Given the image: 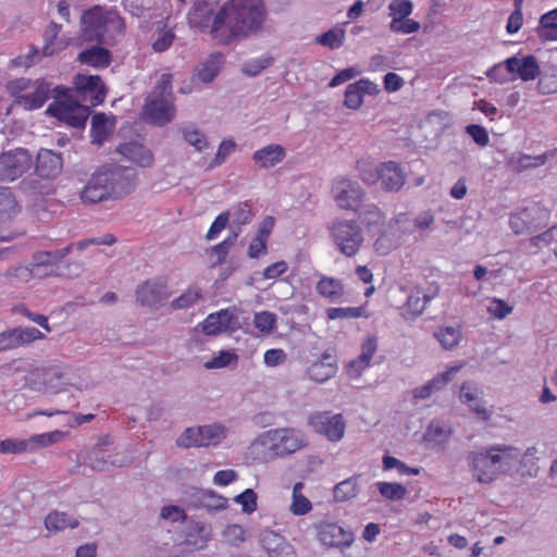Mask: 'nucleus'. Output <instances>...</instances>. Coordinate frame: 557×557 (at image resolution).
I'll list each match as a JSON object with an SVG mask.
<instances>
[{"instance_id": "nucleus-51", "label": "nucleus", "mask_w": 557, "mask_h": 557, "mask_svg": "<svg viewBox=\"0 0 557 557\" xmlns=\"http://www.w3.org/2000/svg\"><path fill=\"white\" fill-rule=\"evenodd\" d=\"M276 317L269 311H261L255 314L253 325L262 333H270L275 325Z\"/></svg>"}, {"instance_id": "nucleus-30", "label": "nucleus", "mask_w": 557, "mask_h": 557, "mask_svg": "<svg viewBox=\"0 0 557 557\" xmlns=\"http://www.w3.org/2000/svg\"><path fill=\"white\" fill-rule=\"evenodd\" d=\"M224 64L223 54L220 52L211 53L197 69L196 76L202 83H211L220 73Z\"/></svg>"}, {"instance_id": "nucleus-60", "label": "nucleus", "mask_w": 557, "mask_h": 557, "mask_svg": "<svg viewBox=\"0 0 557 557\" xmlns=\"http://www.w3.org/2000/svg\"><path fill=\"white\" fill-rule=\"evenodd\" d=\"M200 297V293L197 289H187L180 297L172 301V307L175 309H185L194 305Z\"/></svg>"}, {"instance_id": "nucleus-6", "label": "nucleus", "mask_w": 557, "mask_h": 557, "mask_svg": "<svg viewBox=\"0 0 557 557\" xmlns=\"http://www.w3.org/2000/svg\"><path fill=\"white\" fill-rule=\"evenodd\" d=\"M63 170V158L60 152L40 149L36 157L35 175L21 182L22 189L32 195H48L52 191L51 181Z\"/></svg>"}, {"instance_id": "nucleus-32", "label": "nucleus", "mask_w": 557, "mask_h": 557, "mask_svg": "<svg viewBox=\"0 0 557 557\" xmlns=\"http://www.w3.org/2000/svg\"><path fill=\"white\" fill-rule=\"evenodd\" d=\"M42 384L52 389L62 388L67 384V371L57 364H50L40 370Z\"/></svg>"}, {"instance_id": "nucleus-28", "label": "nucleus", "mask_w": 557, "mask_h": 557, "mask_svg": "<svg viewBox=\"0 0 557 557\" xmlns=\"http://www.w3.org/2000/svg\"><path fill=\"white\" fill-rule=\"evenodd\" d=\"M190 506L208 510L226 508L227 499L210 490H196L190 499Z\"/></svg>"}, {"instance_id": "nucleus-18", "label": "nucleus", "mask_w": 557, "mask_h": 557, "mask_svg": "<svg viewBox=\"0 0 557 557\" xmlns=\"http://www.w3.org/2000/svg\"><path fill=\"white\" fill-rule=\"evenodd\" d=\"M107 183L108 178L101 166L92 173L87 184L82 189V201L85 203H98L111 199Z\"/></svg>"}, {"instance_id": "nucleus-38", "label": "nucleus", "mask_w": 557, "mask_h": 557, "mask_svg": "<svg viewBox=\"0 0 557 557\" xmlns=\"http://www.w3.org/2000/svg\"><path fill=\"white\" fill-rule=\"evenodd\" d=\"M346 33L343 27H333L330 30L317 36L315 42L330 49H337L344 45Z\"/></svg>"}, {"instance_id": "nucleus-4", "label": "nucleus", "mask_w": 557, "mask_h": 557, "mask_svg": "<svg viewBox=\"0 0 557 557\" xmlns=\"http://www.w3.org/2000/svg\"><path fill=\"white\" fill-rule=\"evenodd\" d=\"M172 74L163 73L147 95L141 108V119L156 126H165L173 121L176 108L172 90Z\"/></svg>"}, {"instance_id": "nucleus-25", "label": "nucleus", "mask_w": 557, "mask_h": 557, "mask_svg": "<svg viewBox=\"0 0 557 557\" xmlns=\"http://www.w3.org/2000/svg\"><path fill=\"white\" fill-rule=\"evenodd\" d=\"M286 157V150L278 144H270L258 149L252 154V160L262 169L274 168Z\"/></svg>"}, {"instance_id": "nucleus-17", "label": "nucleus", "mask_w": 557, "mask_h": 557, "mask_svg": "<svg viewBox=\"0 0 557 557\" xmlns=\"http://www.w3.org/2000/svg\"><path fill=\"white\" fill-rule=\"evenodd\" d=\"M41 338H45V334L36 327L10 329L0 333V351L15 349Z\"/></svg>"}, {"instance_id": "nucleus-45", "label": "nucleus", "mask_w": 557, "mask_h": 557, "mask_svg": "<svg viewBox=\"0 0 557 557\" xmlns=\"http://www.w3.org/2000/svg\"><path fill=\"white\" fill-rule=\"evenodd\" d=\"M435 337L438 339V342L445 349H451L456 345H458L461 338V333L460 330L457 327L446 326L440 329L435 333Z\"/></svg>"}, {"instance_id": "nucleus-56", "label": "nucleus", "mask_w": 557, "mask_h": 557, "mask_svg": "<svg viewBox=\"0 0 557 557\" xmlns=\"http://www.w3.org/2000/svg\"><path fill=\"white\" fill-rule=\"evenodd\" d=\"M458 371L459 367H451L447 371L436 374L428 383L430 384L433 392L441 391L453 380L454 374Z\"/></svg>"}, {"instance_id": "nucleus-12", "label": "nucleus", "mask_w": 557, "mask_h": 557, "mask_svg": "<svg viewBox=\"0 0 557 557\" xmlns=\"http://www.w3.org/2000/svg\"><path fill=\"white\" fill-rule=\"evenodd\" d=\"M73 246L71 244L61 249L36 251L30 262L34 276L40 278L61 276L60 262L71 252Z\"/></svg>"}, {"instance_id": "nucleus-8", "label": "nucleus", "mask_w": 557, "mask_h": 557, "mask_svg": "<svg viewBox=\"0 0 557 557\" xmlns=\"http://www.w3.org/2000/svg\"><path fill=\"white\" fill-rule=\"evenodd\" d=\"M53 91L57 101L51 103L46 112L70 126L75 128L84 127L90 115L89 106L81 104L78 99L69 97V90L62 87H55Z\"/></svg>"}, {"instance_id": "nucleus-9", "label": "nucleus", "mask_w": 557, "mask_h": 557, "mask_svg": "<svg viewBox=\"0 0 557 557\" xmlns=\"http://www.w3.org/2000/svg\"><path fill=\"white\" fill-rule=\"evenodd\" d=\"M263 443L268 444L275 456L292 455L308 445L307 436L298 429L280 428L267 431Z\"/></svg>"}, {"instance_id": "nucleus-16", "label": "nucleus", "mask_w": 557, "mask_h": 557, "mask_svg": "<svg viewBox=\"0 0 557 557\" xmlns=\"http://www.w3.org/2000/svg\"><path fill=\"white\" fill-rule=\"evenodd\" d=\"M77 99L87 100L91 107L100 104L106 98L104 85L98 75H77L75 78Z\"/></svg>"}, {"instance_id": "nucleus-63", "label": "nucleus", "mask_w": 557, "mask_h": 557, "mask_svg": "<svg viewBox=\"0 0 557 557\" xmlns=\"http://www.w3.org/2000/svg\"><path fill=\"white\" fill-rule=\"evenodd\" d=\"M230 221V212H222L219 214L213 223L211 224L206 238L208 240L213 239L219 233H221L226 226Z\"/></svg>"}, {"instance_id": "nucleus-54", "label": "nucleus", "mask_w": 557, "mask_h": 557, "mask_svg": "<svg viewBox=\"0 0 557 557\" xmlns=\"http://www.w3.org/2000/svg\"><path fill=\"white\" fill-rule=\"evenodd\" d=\"M4 277L9 281H17V282H28L30 278L35 277L32 271V267L18 265L14 268H10L4 272Z\"/></svg>"}, {"instance_id": "nucleus-36", "label": "nucleus", "mask_w": 557, "mask_h": 557, "mask_svg": "<svg viewBox=\"0 0 557 557\" xmlns=\"http://www.w3.org/2000/svg\"><path fill=\"white\" fill-rule=\"evenodd\" d=\"M228 212L230 218H232V231H240V227L250 223L253 216L251 207L247 201L237 203Z\"/></svg>"}, {"instance_id": "nucleus-27", "label": "nucleus", "mask_w": 557, "mask_h": 557, "mask_svg": "<svg viewBox=\"0 0 557 557\" xmlns=\"http://www.w3.org/2000/svg\"><path fill=\"white\" fill-rule=\"evenodd\" d=\"M435 294H424L420 288L412 290L403 307V317L406 320H414L424 311L426 304L435 297Z\"/></svg>"}, {"instance_id": "nucleus-46", "label": "nucleus", "mask_w": 557, "mask_h": 557, "mask_svg": "<svg viewBox=\"0 0 557 557\" xmlns=\"http://www.w3.org/2000/svg\"><path fill=\"white\" fill-rule=\"evenodd\" d=\"M260 543L262 547L268 552L269 556H271V554L275 553L287 542L278 533L272 530H263L260 533Z\"/></svg>"}, {"instance_id": "nucleus-3", "label": "nucleus", "mask_w": 557, "mask_h": 557, "mask_svg": "<svg viewBox=\"0 0 557 557\" xmlns=\"http://www.w3.org/2000/svg\"><path fill=\"white\" fill-rule=\"evenodd\" d=\"M82 30L86 40H96L99 44L112 45L123 36L124 20L115 10H107L95 5L82 15Z\"/></svg>"}, {"instance_id": "nucleus-2", "label": "nucleus", "mask_w": 557, "mask_h": 557, "mask_svg": "<svg viewBox=\"0 0 557 557\" xmlns=\"http://www.w3.org/2000/svg\"><path fill=\"white\" fill-rule=\"evenodd\" d=\"M520 456L519 449L510 445H492L467 455L472 476L481 484H491L502 472V462L508 463Z\"/></svg>"}, {"instance_id": "nucleus-35", "label": "nucleus", "mask_w": 557, "mask_h": 557, "mask_svg": "<svg viewBox=\"0 0 557 557\" xmlns=\"http://www.w3.org/2000/svg\"><path fill=\"white\" fill-rule=\"evenodd\" d=\"M45 525L49 531H63L66 528L74 529L78 525V521L62 511L50 512L45 519Z\"/></svg>"}, {"instance_id": "nucleus-5", "label": "nucleus", "mask_w": 557, "mask_h": 557, "mask_svg": "<svg viewBox=\"0 0 557 557\" xmlns=\"http://www.w3.org/2000/svg\"><path fill=\"white\" fill-rule=\"evenodd\" d=\"M363 191L350 184V244L359 246L363 240V232L377 233L384 223L380 209L363 199Z\"/></svg>"}, {"instance_id": "nucleus-13", "label": "nucleus", "mask_w": 557, "mask_h": 557, "mask_svg": "<svg viewBox=\"0 0 557 557\" xmlns=\"http://www.w3.org/2000/svg\"><path fill=\"white\" fill-rule=\"evenodd\" d=\"M102 170L108 178L107 185L111 199H121L134 190L136 186L134 169L121 165H103Z\"/></svg>"}, {"instance_id": "nucleus-48", "label": "nucleus", "mask_w": 557, "mask_h": 557, "mask_svg": "<svg viewBox=\"0 0 557 557\" xmlns=\"http://www.w3.org/2000/svg\"><path fill=\"white\" fill-rule=\"evenodd\" d=\"M108 119L104 113H97L91 119V134L94 140L97 143H101L104 140L109 134V129L107 126Z\"/></svg>"}, {"instance_id": "nucleus-40", "label": "nucleus", "mask_w": 557, "mask_h": 557, "mask_svg": "<svg viewBox=\"0 0 557 557\" xmlns=\"http://www.w3.org/2000/svg\"><path fill=\"white\" fill-rule=\"evenodd\" d=\"M238 236H239V230L232 231V234L227 238H225L222 243H220L211 248V255L213 257H215L213 267L220 265L225 261V259L230 252V249L234 246Z\"/></svg>"}, {"instance_id": "nucleus-23", "label": "nucleus", "mask_w": 557, "mask_h": 557, "mask_svg": "<svg viewBox=\"0 0 557 557\" xmlns=\"http://www.w3.org/2000/svg\"><path fill=\"white\" fill-rule=\"evenodd\" d=\"M318 540L326 546L347 545L348 540L343 527L333 522H321L317 527Z\"/></svg>"}, {"instance_id": "nucleus-55", "label": "nucleus", "mask_w": 557, "mask_h": 557, "mask_svg": "<svg viewBox=\"0 0 557 557\" xmlns=\"http://www.w3.org/2000/svg\"><path fill=\"white\" fill-rule=\"evenodd\" d=\"M450 433V431L445 430L443 426L431 423L428 426L423 437L425 441L445 443L449 440Z\"/></svg>"}, {"instance_id": "nucleus-31", "label": "nucleus", "mask_w": 557, "mask_h": 557, "mask_svg": "<svg viewBox=\"0 0 557 557\" xmlns=\"http://www.w3.org/2000/svg\"><path fill=\"white\" fill-rule=\"evenodd\" d=\"M535 33L543 42L557 40V9L550 10L541 16Z\"/></svg>"}, {"instance_id": "nucleus-59", "label": "nucleus", "mask_w": 557, "mask_h": 557, "mask_svg": "<svg viewBox=\"0 0 557 557\" xmlns=\"http://www.w3.org/2000/svg\"><path fill=\"white\" fill-rule=\"evenodd\" d=\"M466 133L473 139L476 145L481 147H485L490 143L488 133L481 125L470 124L466 127Z\"/></svg>"}, {"instance_id": "nucleus-53", "label": "nucleus", "mask_w": 557, "mask_h": 557, "mask_svg": "<svg viewBox=\"0 0 557 557\" xmlns=\"http://www.w3.org/2000/svg\"><path fill=\"white\" fill-rule=\"evenodd\" d=\"M388 10L393 18H405L412 12V2L410 0H392Z\"/></svg>"}, {"instance_id": "nucleus-19", "label": "nucleus", "mask_w": 557, "mask_h": 557, "mask_svg": "<svg viewBox=\"0 0 557 557\" xmlns=\"http://www.w3.org/2000/svg\"><path fill=\"white\" fill-rule=\"evenodd\" d=\"M507 73L516 74L524 82L533 81L541 74L540 65L534 55L529 54L522 58L517 55L505 60Z\"/></svg>"}, {"instance_id": "nucleus-52", "label": "nucleus", "mask_w": 557, "mask_h": 557, "mask_svg": "<svg viewBox=\"0 0 557 557\" xmlns=\"http://www.w3.org/2000/svg\"><path fill=\"white\" fill-rule=\"evenodd\" d=\"M257 494L251 488H247L237 495L234 500L242 506L245 513H252L257 509Z\"/></svg>"}, {"instance_id": "nucleus-41", "label": "nucleus", "mask_w": 557, "mask_h": 557, "mask_svg": "<svg viewBox=\"0 0 557 557\" xmlns=\"http://www.w3.org/2000/svg\"><path fill=\"white\" fill-rule=\"evenodd\" d=\"M359 177L366 184H375L379 181L380 166H375L369 159H360L356 163Z\"/></svg>"}, {"instance_id": "nucleus-39", "label": "nucleus", "mask_w": 557, "mask_h": 557, "mask_svg": "<svg viewBox=\"0 0 557 557\" xmlns=\"http://www.w3.org/2000/svg\"><path fill=\"white\" fill-rule=\"evenodd\" d=\"M304 484L297 482L293 487V503L290 505V511L296 516H302L308 513L312 505L310 500L301 494Z\"/></svg>"}, {"instance_id": "nucleus-57", "label": "nucleus", "mask_w": 557, "mask_h": 557, "mask_svg": "<svg viewBox=\"0 0 557 557\" xmlns=\"http://www.w3.org/2000/svg\"><path fill=\"white\" fill-rule=\"evenodd\" d=\"M223 536L231 545L238 546L245 541L246 532L243 527L231 524L225 528Z\"/></svg>"}, {"instance_id": "nucleus-15", "label": "nucleus", "mask_w": 557, "mask_h": 557, "mask_svg": "<svg viewBox=\"0 0 557 557\" xmlns=\"http://www.w3.org/2000/svg\"><path fill=\"white\" fill-rule=\"evenodd\" d=\"M308 422L314 432L325 435L330 441H338L344 436L346 424L342 414L315 412L309 417Z\"/></svg>"}, {"instance_id": "nucleus-47", "label": "nucleus", "mask_w": 557, "mask_h": 557, "mask_svg": "<svg viewBox=\"0 0 557 557\" xmlns=\"http://www.w3.org/2000/svg\"><path fill=\"white\" fill-rule=\"evenodd\" d=\"M537 449L536 447L532 446L529 447L523 456L521 457L520 465L523 468H527V470L522 473V475H528L531 478H535L539 474L540 468L536 465L537 457H536Z\"/></svg>"}, {"instance_id": "nucleus-61", "label": "nucleus", "mask_w": 557, "mask_h": 557, "mask_svg": "<svg viewBox=\"0 0 557 557\" xmlns=\"http://www.w3.org/2000/svg\"><path fill=\"white\" fill-rule=\"evenodd\" d=\"M61 437L60 432H51V433H44L39 435L32 436L27 440L29 442V448L33 449L34 447H46L50 444L57 442Z\"/></svg>"}, {"instance_id": "nucleus-50", "label": "nucleus", "mask_w": 557, "mask_h": 557, "mask_svg": "<svg viewBox=\"0 0 557 557\" xmlns=\"http://www.w3.org/2000/svg\"><path fill=\"white\" fill-rule=\"evenodd\" d=\"M29 448V442L27 440L7 438L0 441V453L1 454H21Z\"/></svg>"}, {"instance_id": "nucleus-24", "label": "nucleus", "mask_w": 557, "mask_h": 557, "mask_svg": "<svg viewBox=\"0 0 557 557\" xmlns=\"http://www.w3.org/2000/svg\"><path fill=\"white\" fill-rule=\"evenodd\" d=\"M85 462L91 468V470L102 472L109 471L115 467H122L128 461L123 462L113 459L107 449L101 445H98L87 454Z\"/></svg>"}, {"instance_id": "nucleus-26", "label": "nucleus", "mask_w": 557, "mask_h": 557, "mask_svg": "<svg viewBox=\"0 0 557 557\" xmlns=\"http://www.w3.org/2000/svg\"><path fill=\"white\" fill-rule=\"evenodd\" d=\"M336 370L335 359L331 355L325 354L321 359L308 367L307 374L311 381L324 383L335 375Z\"/></svg>"}, {"instance_id": "nucleus-49", "label": "nucleus", "mask_w": 557, "mask_h": 557, "mask_svg": "<svg viewBox=\"0 0 557 557\" xmlns=\"http://www.w3.org/2000/svg\"><path fill=\"white\" fill-rule=\"evenodd\" d=\"M420 23L410 18H393L389 23V29L393 33L412 34L418 32Z\"/></svg>"}, {"instance_id": "nucleus-43", "label": "nucleus", "mask_w": 557, "mask_h": 557, "mask_svg": "<svg viewBox=\"0 0 557 557\" xmlns=\"http://www.w3.org/2000/svg\"><path fill=\"white\" fill-rule=\"evenodd\" d=\"M380 494L388 500L404 499L407 494V488L396 482H380L377 483Z\"/></svg>"}, {"instance_id": "nucleus-10", "label": "nucleus", "mask_w": 557, "mask_h": 557, "mask_svg": "<svg viewBox=\"0 0 557 557\" xmlns=\"http://www.w3.org/2000/svg\"><path fill=\"white\" fill-rule=\"evenodd\" d=\"M188 23L191 27L210 29L212 38L221 45V36L224 33L223 7L215 11L214 4L208 1H198L189 10Z\"/></svg>"}, {"instance_id": "nucleus-7", "label": "nucleus", "mask_w": 557, "mask_h": 557, "mask_svg": "<svg viewBox=\"0 0 557 557\" xmlns=\"http://www.w3.org/2000/svg\"><path fill=\"white\" fill-rule=\"evenodd\" d=\"M10 95L15 96V104L25 110L41 108L48 100L51 87L45 79L32 81L26 77L10 81L7 84Z\"/></svg>"}, {"instance_id": "nucleus-42", "label": "nucleus", "mask_w": 557, "mask_h": 557, "mask_svg": "<svg viewBox=\"0 0 557 557\" xmlns=\"http://www.w3.org/2000/svg\"><path fill=\"white\" fill-rule=\"evenodd\" d=\"M180 131L185 141H187L190 146L195 147L197 151H202L208 147L206 136L195 126H185L182 127Z\"/></svg>"}, {"instance_id": "nucleus-37", "label": "nucleus", "mask_w": 557, "mask_h": 557, "mask_svg": "<svg viewBox=\"0 0 557 557\" xmlns=\"http://www.w3.org/2000/svg\"><path fill=\"white\" fill-rule=\"evenodd\" d=\"M317 292L331 300H335L344 294V285L335 278L322 277L317 286Z\"/></svg>"}, {"instance_id": "nucleus-22", "label": "nucleus", "mask_w": 557, "mask_h": 557, "mask_svg": "<svg viewBox=\"0 0 557 557\" xmlns=\"http://www.w3.org/2000/svg\"><path fill=\"white\" fill-rule=\"evenodd\" d=\"M117 151L128 161L139 166L148 168L153 164L152 151L143 144L136 141L124 143L119 146Z\"/></svg>"}, {"instance_id": "nucleus-58", "label": "nucleus", "mask_w": 557, "mask_h": 557, "mask_svg": "<svg viewBox=\"0 0 557 557\" xmlns=\"http://www.w3.org/2000/svg\"><path fill=\"white\" fill-rule=\"evenodd\" d=\"M235 148L236 144L233 140H223L219 146L215 157L209 164V168L212 169L222 164L224 160L235 150Z\"/></svg>"}, {"instance_id": "nucleus-14", "label": "nucleus", "mask_w": 557, "mask_h": 557, "mask_svg": "<svg viewBox=\"0 0 557 557\" xmlns=\"http://www.w3.org/2000/svg\"><path fill=\"white\" fill-rule=\"evenodd\" d=\"M32 166V156L26 149L18 148L0 158V178L1 181L12 182L21 177Z\"/></svg>"}, {"instance_id": "nucleus-29", "label": "nucleus", "mask_w": 557, "mask_h": 557, "mask_svg": "<svg viewBox=\"0 0 557 557\" xmlns=\"http://www.w3.org/2000/svg\"><path fill=\"white\" fill-rule=\"evenodd\" d=\"M77 60L82 64L102 69L111 63V52L104 47L92 46L81 51Z\"/></svg>"}, {"instance_id": "nucleus-11", "label": "nucleus", "mask_w": 557, "mask_h": 557, "mask_svg": "<svg viewBox=\"0 0 557 557\" xmlns=\"http://www.w3.org/2000/svg\"><path fill=\"white\" fill-rule=\"evenodd\" d=\"M227 434V429L220 423L187 428L176 440V445L183 448L207 447L221 443Z\"/></svg>"}, {"instance_id": "nucleus-34", "label": "nucleus", "mask_w": 557, "mask_h": 557, "mask_svg": "<svg viewBox=\"0 0 557 557\" xmlns=\"http://www.w3.org/2000/svg\"><path fill=\"white\" fill-rule=\"evenodd\" d=\"M377 338L374 335H369L361 345V352L357 360L350 361V373L356 370V376L360 374V370L368 367L376 351Z\"/></svg>"}, {"instance_id": "nucleus-21", "label": "nucleus", "mask_w": 557, "mask_h": 557, "mask_svg": "<svg viewBox=\"0 0 557 557\" xmlns=\"http://www.w3.org/2000/svg\"><path fill=\"white\" fill-rule=\"evenodd\" d=\"M379 180L387 191H398L406 183V174L399 163L386 161L381 163Z\"/></svg>"}, {"instance_id": "nucleus-64", "label": "nucleus", "mask_w": 557, "mask_h": 557, "mask_svg": "<svg viewBox=\"0 0 557 557\" xmlns=\"http://www.w3.org/2000/svg\"><path fill=\"white\" fill-rule=\"evenodd\" d=\"M174 34L172 30H162L159 33L157 39L152 42V49L156 52H163L170 48L174 40Z\"/></svg>"}, {"instance_id": "nucleus-1", "label": "nucleus", "mask_w": 557, "mask_h": 557, "mask_svg": "<svg viewBox=\"0 0 557 557\" xmlns=\"http://www.w3.org/2000/svg\"><path fill=\"white\" fill-rule=\"evenodd\" d=\"M223 14L221 45L258 34L267 17L263 0H228L223 4Z\"/></svg>"}, {"instance_id": "nucleus-20", "label": "nucleus", "mask_w": 557, "mask_h": 557, "mask_svg": "<svg viewBox=\"0 0 557 557\" xmlns=\"http://www.w3.org/2000/svg\"><path fill=\"white\" fill-rule=\"evenodd\" d=\"M168 297L166 285L161 280H147L136 289V299L141 306L153 307Z\"/></svg>"}, {"instance_id": "nucleus-62", "label": "nucleus", "mask_w": 557, "mask_h": 557, "mask_svg": "<svg viewBox=\"0 0 557 557\" xmlns=\"http://www.w3.org/2000/svg\"><path fill=\"white\" fill-rule=\"evenodd\" d=\"M237 356L231 351H221L219 356L213 357L211 360L205 363L207 369H221L231 364L232 361H236Z\"/></svg>"}, {"instance_id": "nucleus-33", "label": "nucleus", "mask_w": 557, "mask_h": 557, "mask_svg": "<svg viewBox=\"0 0 557 557\" xmlns=\"http://www.w3.org/2000/svg\"><path fill=\"white\" fill-rule=\"evenodd\" d=\"M20 208L12 191L0 186V226L10 222L18 212Z\"/></svg>"}, {"instance_id": "nucleus-44", "label": "nucleus", "mask_w": 557, "mask_h": 557, "mask_svg": "<svg viewBox=\"0 0 557 557\" xmlns=\"http://www.w3.org/2000/svg\"><path fill=\"white\" fill-rule=\"evenodd\" d=\"M332 237L343 253H347L348 222L346 220H336L330 227Z\"/></svg>"}]
</instances>
